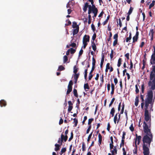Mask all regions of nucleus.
Returning <instances> with one entry per match:
<instances>
[{
  "label": "nucleus",
  "mask_w": 155,
  "mask_h": 155,
  "mask_svg": "<svg viewBox=\"0 0 155 155\" xmlns=\"http://www.w3.org/2000/svg\"><path fill=\"white\" fill-rule=\"evenodd\" d=\"M153 91L152 90H150L147 92V98L145 100L144 119L146 122L151 120V116H149V112L148 110L149 104H150L151 107L153 104L154 101H153Z\"/></svg>",
  "instance_id": "1"
},
{
  "label": "nucleus",
  "mask_w": 155,
  "mask_h": 155,
  "mask_svg": "<svg viewBox=\"0 0 155 155\" xmlns=\"http://www.w3.org/2000/svg\"><path fill=\"white\" fill-rule=\"evenodd\" d=\"M143 130L144 132L146 134L144 136L143 139V144L146 143L150 147V144L153 140V135L151 131V130L149 128L148 125L145 121L143 122Z\"/></svg>",
  "instance_id": "2"
},
{
  "label": "nucleus",
  "mask_w": 155,
  "mask_h": 155,
  "mask_svg": "<svg viewBox=\"0 0 155 155\" xmlns=\"http://www.w3.org/2000/svg\"><path fill=\"white\" fill-rule=\"evenodd\" d=\"M143 155H149L150 151L147 144H143Z\"/></svg>",
  "instance_id": "3"
},
{
  "label": "nucleus",
  "mask_w": 155,
  "mask_h": 155,
  "mask_svg": "<svg viewBox=\"0 0 155 155\" xmlns=\"http://www.w3.org/2000/svg\"><path fill=\"white\" fill-rule=\"evenodd\" d=\"M152 81H150L148 83V85L149 86H151V89L152 90H154L155 89V78L152 80Z\"/></svg>",
  "instance_id": "4"
},
{
  "label": "nucleus",
  "mask_w": 155,
  "mask_h": 155,
  "mask_svg": "<svg viewBox=\"0 0 155 155\" xmlns=\"http://www.w3.org/2000/svg\"><path fill=\"white\" fill-rule=\"evenodd\" d=\"M97 39H92L91 42V46L93 50L95 51L97 49L96 46L95 45V42L94 41H95V43L97 42Z\"/></svg>",
  "instance_id": "5"
},
{
  "label": "nucleus",
  "mask_w": 155,
  "mask_h": 155,
  "mask_svg": "<svg viewBox=\"0 0 155 155\" xmlns=\"http://www.w3.org/2000/svg\"><path fill=\"white\" fill-rule=\"evenodd\" d=\"M150 62L151 64H155V54H152L150 60Z\"/></svg>",
  "instance_id": "6"
},
{
  "label": "nucleus",
  "mask_w": 155,
  "mask_h": 155,
  "mask_svg": "<svg viewBox=\"0 0 155 155\" xmlns=\"http://www.w3.org/2000/svg\"><path fill=\"white\" fill-rule=\"evenodd\" d=\"M92 5H89V8H90L93 11V12L98 11V10L97 8L94 5V3L92 4H91Z\"/></svg>",
  "instance_id": "7"
},
{
  "label": "nucleus",
  "mask_w": 155,
  "mask_h": 155,
  "mask_svg": "<svg viewBox=\"0 0 155 155\" xmlns=\"http://www.w3.org/2000/svg\"><path fill=\"white\" fill-rule=\"evenodd\" d=\"M155 32L153 29H151L150 30L149 35L150 36V39H153V34Z\"/></svg>",
  "instance_id": "8"
},
{
  "label": "nucleus",
  "mask_w": 155,
  "mask_h": 155,
  "mask_svg": "<svg viewBox=\"0 0 155 155\" xmlns=\"http://www.w3.org/2000/svg\"><path fill=\"white\" fill-rule=\"evenodd\" d=\"M141 138V137L140 136H138V137L137 138H136L135 141V145L137 144H137L139 145L140 144Z\"/></svg>",
  "instance_id": "9"
},
{
  "label": "nucleus",
  "mask_w": 155,
  "mask_h": 155,
  "mask_svg": "<svg viewBox=\"0 0 155 155\" xmlns=\"http://www.w3.org/2000/svg\"><path fill=\"white\" fill-rule=\"evenodd\" d=\"M89 41V39H83V48H85L87 45V42Z\"/></svg>",
  "instance_id": "10"
},
{
  "label": "nucleus",
  "mask_w": 155,
  "mask_h": 155,
  "mask_svg": "<svg viewBox=\"0 0 155 155\" xmlns=\"http://www.w3.org/2000/svg\"><path fill=\"white\" fill-rule=\"evenodd\" d=\"M72 86L68 85V89L66 92V94H69L72 91Z\"/></svg>",
  "instance_id": "11"
},
{
  "label": "nucleus",
  "mask_w": 155,
  "mask_h": 155,
  "mask_svg": "<svg viewBox=\"0 0 155 155\" xmlns=\"http://www.w3.org/2000/svg\"><path fill=\"white\" fill-rule=\"evenodd\" d=\"M104 59V55L103 54H102V58L100 64V67L101 68L102 67Z\"/></svg>",
  "instance_id": "12"
},
{
  "label": "nucleus",
  "mask_w": 155,
  "mask_h": 155,
  "mask_svg": "<svg viewBox=\"0 0 155 155\" xmlns=\"http://www.w3.org/2000/svg\"><path fill=\"white\" fill-rule=\"evenodd\" d=\"M98 145L99 146L101 144V142L102 141V137L100 133L98 134Z\"/></svg>",
  "instance_id": "13"
},
{
  "label": "nucleus",
  "mask_w": 155,
  "mask_h": 155,
  "mask_svg": "<svg viewBox=\"0 0 155 155\" xmlns=\"http://www.w3.org/2000/svg\"><path fill=\"white\" fill-rule=\"evenodd\" d=\"M79 30V27H78L77 28L74 29L73 31V35H74L77 34L78 33Z\"/></svg>",
  "instance_id": "14"
},
{
  "label": "nucleus",
  "mask_w": 155,
  "mask_h": 155,
  "mask_svg": "<svg viewBox=\"0 0 155 155\" xmlns=\"http://www.w3.org/2000/svg\"><path fill=\"white\" fill-rule=\"evenodd\" d=\"M89 5H88V4L87 2H86L84 4V8H83V10L84 12H86L87 10V8L88 7L89 8Z\"/></svg>",
  "instance_id": "15"
},
{
  "label": "nucleus",
  "mask_w": 155,
  "mask_h": 155,
  "mask_svg": "<svg viewBox=\"0 0 155 155\" xmlns=\"http://www.w3.org/2000/svg\"><path fill=\"white\" fill-rule=\"evenodd\" d=\"M6 105V102L4 100L0 101V105L1 107L5 106Z\"/></svg>",
  "instance_id": "16"
},
{
  "label": "nucleus",
  "mask_w": 155,
  "mask_h": 155,
  "mask_svg": "<svg viewBox=\"0 0 155 155\" xmlns=\"http://www.w3.org/2000/svg\"><path fill=\"white\" fill-rule=\"evenodd\" d=\"M62 138L64 142H65L67 140L68 138V136L67 135L64 136L63 134H61V138Z\"/></svg>",
  "instance_id": "17"
},
{
  "label": "nucleus",
  "mask_w": 155,
  "mask_h": 155,
  "mask_svg": "<svg viewBox=\"0 0 155 155\" xmlns=\"http://www.w3.org/2000/svg\"><path fill=\"white\" fill-rule=\"evenodd\" d=\"M151 71L150 74V81L152 80L154 77H155V73Z\"/></svg>",
  "instance_id": "18"
},
{
  "label": "nucleus",
  "mask_w": 155,
  "mask_h": 155,
  "mask_svg": "<svg viewBox=\"0 0 155 155\" xmlns=\"http://www.w3.org/2000/svg\"><path fill=\"white\" fill-rule=\"evenodd\" d=\"M118 114V113H116L114 117V121L115 124H116V123H117V122L118 120V118L117 117Z\"/></svg>",
  "instance_id": "19"
},
{
  "label": "nucleus",
  "mask_w": 155,
  "mask_h": 155,
  "mask_svg": "<svg viewBox=\"0 0 155 155\" xmlns=\"http://www.w3.org/2000/svg\"><path fill=\"white\" fill-rule=\"evenodd\" d=\"M84 87L86 91H87L90 89V87L87 83L84 84Z\"/></svg>",
  "instance_id": "20"
},
{
  "label": "nucleus",
  "mask_w": 155,
  "mask_h": 155,
  "mask_svg": "<svg viewBox=\"0 0 155 155\" xmlns=\"http://www.w3.org/2000/svg\"><path fill=\"white\" fill-rule=\"evenodd\" d=\"M115 111V110L114 108V107H112L111 108L110 112V114L111 115L112 117L114 116Z\"/></svg>",
  "instance_id": "21"
},
{
  "label": "nucleus",
  "mask_w": 155,
  "mask_h": 155,
  "mask_svg": "<svg viewBox=\"0 0 155 155\" xmlns=\"http://www.w3.org/2000/svg\"><path fill=\"white\" fill-rule=\"evenodd\" d=\"M73 93L74 96L78 98V95L77 89L75 88H74L73 90Z\"/></svg>",
  "instance_id": "22"
},
{
  "label": "nucleus",
  "mask_w": 155,
  "mask_h": 155,
  "mask_svg": "<svg viewBox=\"0 0 155 155\" xmlns=\"http://www.w3.org/2000/svg\"><path fill=\"white\" fill-rule=\"evenodd\" d=\"M73 39H72L71 41V44L69 45V46H71V47H75L76 46V44L75 43V42H76V40H75V41H74L73 43H72V41Z\"/></svg>",
  "instance_id": "23"
},
{
  "label": "nucleus",
  "mask_w": 155,
  "mask_h": 155,
  "mask_svg": "<svg viewBox=\"0 0 155 155\" xmlns=\"http://www.w3.org/2000/svg\"><path fill=\"white\" fill-rule=\"evenodd\" d=\"M135 102L134 103L135 105L137 106L138 104L139 103V96H136L135 99Z\"/></svg>",
  "instance_id": "24"
},
{
  "label": "nucleus",
  "mask_w": 155,
  "mask_h": 155,
  "mask_svg": "<svg viewBox=\"0 0 155 155\" xmlns=\"http://www.w3.org/2000/svg\"><path fill=\"white\" fill-rule=\"evenodd\" d=\"M60 145L56 143L55 144V147L54 150L55 151H58L60 150Z\"/></svg>",
  "instance_id": "25"
},
{
  "label": "nucleus",
  "mask_w": 155,
  "mask_h": 155,
  "mask_svg": "<svg viewBox=\"0 0 155 155\" xmlns=\"http://www.w3.org/2000/svg\"><path fill=\"white\" fill-rule=\"evenodd\" d=\"M74 121L73 123H74V125L73 126L74 127H76L78 123V119L76 118H74L73 119Z\"/></svg>",
  "instance_id": "26"
},
{
  "label": "nucleus",
  "mask_w": 155,
  "mask_h": 155,
  "mask_svg": "<svg viewBox=\"0 0 155 155\" xmlns=\"http://www.w3.org/2000/svg\"><path fill=\"white\" fill-rule=\"evenodd\" d=\"M79 27L78 25H77V23L75 21H73L72 22V27L73 28H77Z\"/></svg>",
  "instance_id": "27"
},
{
  "label": "nucleus",
  "mask_w": 155,
  "mask_h": 155,
  "mask_svg": "<svg viewBox=\"0 0 155 155\" xmlns=\"http://www.w3.org/2000/svg\"><path fill=\"white\" fill-rule=\"evenodd\" d=\"M122 61V59L120 58H119L118 60L117 64V66L118 67H120V66Z\"/></svg>",
  "instance_id": "28"
},
{
  "label": "nucleus",
  "mask_w": 155,
  "mask_h": 155,
  "mask_svg": "<svg viewBox=\"0 0 155 155\" xmlns=\"http://www.w3.org/2000/svg\"><path fill=\"white\" fill-rule=\"evenodd\" d=\"M141 91L140 93H141H141L143 94L144 93V89H145L144 84V83H143V84L141 85Z\"/></svg>",
  "instance_id": "29"
},
{
  "label": "nucleus",
  "mask_w": 155,
  "mask_h": 155,
  "mask_svg": "<svg viewBox=\"0 0 155 155\" xmlns=\"http://www.w3.org/2000/svg\"><path fill=\"white\" fill-rule=\"evenodd\" d=\"M79 70V68L76 67V66H74V67L73 72L74 74H77V72Z\"/></svg>",
  "instance_id": "30"
},
{
  "label": "nucleus",
  "mask_w": 155,
  "mask_h": 155,
  "mask_svg": "<svg viewBox=\"0 0 155 155\" xmlns=\"http://www.w3.org/2000/svg\"><path fill=\"white\" fill-rule=\"evenodd\" d=\"M133 9L134 8L130 6L128 12L127 13V15H130L132 13Z\"/></svg>",
  "instance_id": "31"
},
{
  "label": "nucleus",
  "mask_w": 155,
  "mask_h": 155,
  "mask_svg": "<svg viewBox=\"0 0 155 155\" xmlns=\"http://www.w3.org/2000/svg\"><path fill=\"white\" fill-rule=\"evenodd\" d=\"M125 107V104L124 102L122 104V109L121 111H120V114H123L124 112V108Z\"/></svg>",
  "instance_id": "32"
},
{
  "label": "nucleus",
  "mask_w": 155,
  "mask_h": 155,
  "mask_svg": "<svg viewBox=\"0 0 155 155\" xmlns=\"http://www.w3.org/2000/svg\"><path fill=\"white\" fill-rule=\"evenodd\" d=\"M79 75L80 74L79 73H78V74H74V79H78Z\"/></svg>",
  "instance_id": "33"
},
{
  "label": "nucleus",
  "mask_w": 155,
  "mask_h": 155,
  "mask_svg": "<svg viewBox=\"0 0 155 155\" xmlns=\"http://www.w3.org/2000/svg\"><path fill=\"white\" fill-rule=\"evenodd\" d=\"M87 68L84 71V78L86 80L87 79Z\"/></svg>",
  "instance_id": "34"
},
{
  "label": "nucleus",
  "mask_w": 155,
  "mask_h": 155,
  "mask_svg": "<svg viewBox=\"0 0 155 155\" xmlns=\"http://www.w3.org/2000/svg\"><path fill=\"white\" fill-rule=\"evenodd\" d=\"M65 68L62 65H60L59 66L58 70L59 71H62L65 69Z\"/></svg>",
  "instance_id": "35"
},
{
  "label": "nucleus",
  "mask_w": 155,
  "mask_h": 155,
  "mask_svg": "<svg viewBox=\"0 0 155 155\" xmlns=\"http://www.w3.org/2000/svg\"><path fill=\"white\" fill-rule=\"evenodd\" d=\"M96 62V60H95V58H94L93 57L92 58V67H95Z\"/></svg>",
  "instance_id": "36"
},
{
  "label": "nucleus",
  "mask_w": 155,
  "mask_h": 155,
  "mask_svg": "<svg viewBox=\"0 0 155 155\" xmlns=\"http://www.w3.org/2000/svg\"><path fill=\"white\" fill-rule=\"evenodd\" d=\"M155 1H153L152 3H151L149 5V8L150 9L152 7H153L155 5Z\"/></svg>",
  "instance_id": "37"
},
{
  "label": "nucleus",
  "mask_w": 155,
  "mask_h": 155,
  "mask_svg": "<svg viewBox=\"0 0 155 155\" xmlns=\"http://www.w3.org/2000/svg\"><path fill=\"white\" fill-rule=\"evenodd\" d=\"M69 50L71 54H74L76 51V50L74 49L73 48H71L70 49H69Z\"/></svg>",
  "instance_id": "38"
},
{
  "label": "nucleus",
  "mask_w": 155,
  "mask_h": 155,
  "mask_svg": "<svg viewBox=\"0 0 155 155\" xmlns=\"http://www.w3.org/2000/svg\"><path fill=\"white\" fill-rule=\"evenodd\" d=\"M133 153L135 154L137 153V144L135 145V147L133 150Z\"/></svg>",
  "instance_id": "39"
},
{
  "label": "nucleus",
  "mask_w": 155,
  "mask_h": 155,
  "mask_svg": "<svg viewBox=\"0 0 155 155\" xmlns=\"http://www.w3.org/2000/svg\"><path fill=\"white\" fill-rule=\"evenodd\" d=\"M135 88L136 94H137L139 92V90L138 88L137 84L135 85Z\"/></svg>",
  "instance_id": "40"
},
{
  "label": "nucleus",
  "mask_w": 155,
  "mask_h": 155,
  "mask_svg": "<svg viewBox=\"0 0 155 155\" xmlns=\"http://www.w3.org/2000/svg\"><path fill=\"white\" fill-rule=\"evenodd\" d=\"M139 35V32L137 31L135 35L133 37L132 39H138Z\"/></svg>",
  "instance_id": "41"
},
{
  "label": "nucleus",
  "mask_w": 155,
  "mask_h": 155,
  "mask_svg": "<svg viewBox=\"0 0 155 155\" xmlns=\"http://www.w3.org/2000/svg\"><path fill=\"white\" fill-rule=\"evenodd\" d=\"M98 11H94L93 12V13L94 14V15L92 17L94 19H95V17H96L97 12Z\"/></svg>",
  "instance_id": "42"
},
{
  "label": "nucleus",
  "mask_w": 155,
  "mask_h": 155,
  "mask_svg": "<svg viewBox=\"0 0 155 155\" xmlns=\"http://www.w3.org/2000/svg\"><path fill=\"white\" fill-rule=\"evenodd\" d=\"M115 98L114 97L112 99V100H111V101H110V104H109V107H110L112 105L114 101L115 100Z\"/></svg>",
  "instance_id": "43"
},
{
  "label": "nucleus",
  "mask_w": 155,
  "mask_h": 155,
  "mask_svg": "<svg viewBox=\"0 0 155 155\" xmlns=\"http://www.w3.org/2000/svg\"><path fill=\"white\" fill-rule=\"evenodd\" d=\"M82 151H84L85 150V143L84 142L82 143Z\"/></svg>",
  "instance_id": "44"
},
{
  "label": "nucleus",
  "mask_w": 155,
  "mask_h": 155,
  "mask_svg": "<svg viewBox=\"0 0 155 155\" xmlns=\"http://www.w3.org/2000/svg\"><path fill=\"white\" fill-rule=\"evenodd\" d=\"M130 129L133 132L134 130V128L133 126V123L131 124L130 127Z\"/></svg>",
  "instance_id": "45"
},
{
  "label": "nucleus",
  "mask_w": 155,
  "mask_h": 155,
  "mask_svg": "<svg viewBox=\"0 0 155 155\" xmlns=\"http://www.w3.org/2000/svg\"><path fill=\"white\" fill-rule=\"evenodd\" d=\"M73 138V134L72 132H71V137L68 139V141H70Z\"/></svg>",
  "instance_id": "46"
},
{
  "label": "nucleus",
  "mask_w": 155,
  "mask_h": 155,
  "mask_svg": "<svg viewBox=\"0 0 155 155\" xmlns=\"http://www.w3.org/2000/svg\"><path fill=\"white\" fill-rule=\"evenodd\" d=\"M93 120H94V119L93 118L89 119L88 120V124L89 125H91V123Z\"/></svg>",
  "instance_id": "47"
},
{
  "label": "nucleus",
  "mask_w": 155,
  "mask_h": 155,
  "mask_svg": "<svg viewBox=\"0 0 155 155\" xmlns=\"http://www.w3.org/2000/svg\"><path fill=\"white\" fill-rule=\"evenodd\" d=\"M68 57L66 55H64V63H66L68 61Z\"/></svg>",
  "instance_id": "48"
},
{
  "label": "nucleus",
  "mask_w": 155,
  "mask_h": 155,
  "mask_svg": "<svg viewBox=\"0 0 155 155\" xmlns=\"http://www.w3.org/2000/svg\"><path fill=\"white\" fill-rule=\"evenodd\" d=\"M66 150V148L65 147L62 148L61 150V154H62V153L65 152Z\"/></svg>",
  "instance_id": "49"
},
{
  "label": "nucleus",
  "mask_w": 155,
  "mask_h": 155,
  "mask_svg": "<svg viewBox=\"0 0 155 155\" xmlns=\"http://www.w3.org/2000/svg\"><path fill=\"white\" fill-rule=\"evenodd\" d=\"M101 83H100L101 85H102L104 82L103 74H102V75L101 77Z\"/></svg>",
  "instance_id": "50"
},
{
  "label": "nucleus",
  "mask_w": 155,
  "mask_h": 155,
  "mask_svg": "<svg viewBox=\"0 0 155 155\" xmlns=\"http://www.w3.org/2000/svg\"><path fill=\"white\" fill-rule=\"evenodd\" d=\"M91 125H89L88 128H87V130L86 134H87L89 133V131H90V130L91 129Z\"/></svg>",
  "instance_id": "51"
},
{
  "label": "nucleus",
  "mask_w": 155,
  "mask_h": 155,
  "mask_svg": "<svg viewBox=\"0 0 155 155\" xmlns=\"http://www.w3.org/2000/svg\"><path fill=\"white\" fill-rule=\"evenodd\" d=\"M92 134H93V132H92L89 135L88 137V138L87 139V142H89V141H90V139L92 136Z\"/></svg>",
  "instance_id": "52"
},
{
  "label": "nucleus",
  "mask_w": 155,
  "mask_h": 155,
  "mask_svg": "<svg viewBox=\"0 0 155 155\" xmlns=\"http://www.w3.org/2000/svg\"><path fill=\"white\" fill-rule=\"evenodd\" d=\"M114 51L113 50H111V53L110 54V57L111 59H112L113 57Z\"/></svg>",
  "instance_id": "53"
},
{
  "label": "nucleus",
  "mask_w": 155,
  "mask_h": 155,
  "mask_svg": "<svg viewBox=\"0 0 155 155\" xmlns=\"http://www.w3.org/2000/svg\"><path fill=\"white\" fill-rule=\"evenodd\" d=\"M113 151H114V152L115 153V154H117V146H114V148H113Z\"/></svg>",
  "instance_id": "54"
},
{
  "label": "nucleus",
  "mask_w": 155,
  "mask_h": 155,
  "mask_svg": "<svg viewBox=\"0 0 155 155\" xmlns=\"http://www.w3.org/2000/svg\"><path fill=\"white\" fill-rule=\"evenodd\" d=\"M140 97L141 99V101H142V102H144V95L142 94H141V93H140Z\"/></svg>",
  "instance_id": "55"
},
{
  "label": "nucleus",
  "mask_w": 155,
  "mask_h": 155,
  "mask_svg": "<svg viewBox=\"0 0 155 155\" xmlns=\"http://www.w3.org/2000/svg\"><path fill=\"white\" fill-rule=\"evenodd\" d=\"M118 42V39H115L113 43V46H115L117 44Z\"/></svg>",
  "instance_id": "56"
},
{
  "label": "nucleus",
  "mask_w": 155,
  "mask_h": 155,
  "mask_svg": "<svg viewBox=\"0 0 155 155\" xmlns=\"http://www.w3.org/2000/svg\"><path fill=\"white\" fill-rule=\"evenodd\" d=\"M145 44V42L143 41L141 42V43H140V44L139 46L141 48H142L144 46Z\"/></svg>",
  "instance_id": "57"
},
{
  "label": "nucleus",
  "mask_w": 155,
  "mask_h": 155,
  "mask_svg": "<svg viewBox=\"0 0 155 155\" xmlns=\"http://www.w3.org/2000/svg\"><path fill=\"white\" fill-rule=\"evenodd\" d=\"M68 21V24H65L66 26H68L69 25H70L71 24V22L69 20V19H67L66 20V21Z\"/></svg>",
  "instance_id": "58"
},
{
  "label": "nucleus",
  "mask_w": 155,
  "mask_h": 155,
  "mask_svg": "<svg viewBox=\"0 0 155 155\" xmlns=\"http://www.w3.org/2000/svg\"><path fill=\"white\" fill-rule=\"evenodd\" d=\"M118 113V120L117 121V124H118L120 120V115L121 114H120V113L119 114V113Z\"/></svg>",
  "instance_id": "59"
},
{
  "label": "nucleus",
  "mask_w": 155,
  "mask_h": 155,
  "mask_svg": "<svg viewBox=\"0 0 155 155\" xmlns=\"http://www.w3.org/2000/svg\"><path fill=\"white\" fill-rule=\"evenodd\" d=\"M73 108L72 106H69L68 109V111L69 112H70Z\"/></svg>",
  "instance_id": "60"
},
{
  "label": "nucleus",
  "mask_w": 155,
  "mask_h": 155,
  "mask_svg": "<svg viewBox=\"0 0 155 155\" xmlns=\"http://www.w3.org/2000/svg\"><path fill=\"white\" fill-rule=\"evenodd\" d=\"M83 51L82 49V48L80 50L79 52V56L80 57L83 54Z\"/></svg>",
  "instance_id": "61"
},
{
  "label": "nucleus",
  "mask_w": 155,
  "mask_h": 155,
  "mask_svg": "<svg viewBox=\"0 0 155 155\" xmlns=\"http://www.w3.org/2000/svg\"><path fill=\"white\" fill-rule=\"evenodd\" d=\"M124 140H121V143L120 144V148H121L122 146H124Z\"/></svg>",
  "instance_id": "62"
},
{
  "label": "nucleus",
  "mask_w": 155,
  "mask_h": 155,
  "mask_svg": "<svg viewBox=\"0 0 155 155\" xmlns=\"http://www.w3.org/2000/svg\"><path fill=\"white\" fill-rule=\"evenodd\" d=\"M133 68V64L132 61L131 60H130V67L129 69L130 70H131Z\"/></svg>",
  "instance_id": "63"
},
{
  "label": "nucleus",
  "mask_w": 155,
  "mask_h": 155,
  "mask_svg": "<svg viewBox=\"0 0 155 155\" xmlns=\"http://www.w3.org/2000/svg\"><path fill=\"white\" fill-rule=\"evenodd\" d=\"M93 75L92 74V73H89V76L88 77V79L89 80H91V78L93 77Z\"/></svg>",
  "instance_id": "64"
}]
</instances>
